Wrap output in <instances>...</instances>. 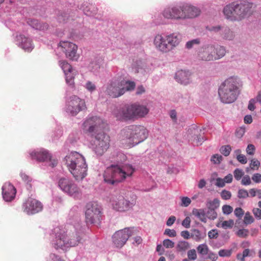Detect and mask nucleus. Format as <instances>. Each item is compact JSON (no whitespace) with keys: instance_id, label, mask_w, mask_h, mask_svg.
I'll use <instances>...</instances> for the list:
<instances>
[{"instance_id":"obj_1","label":"nucleus","mask_w":261,"mask_h":261,"mask_svg":"<svg viewBox=\"0 0 261 261\" xmlns=\"http://www.w3.org/2000/svg\"><path fill=\"white\" fill-rule=\"evenodd\" d=\"M78 227L75 228L71 226L66 232L63 230L57 232L54 243V247L56 249H64L66 248L74 247L82 243L84 234L80 227L78 226Z\"/></svg>"},{"instance_id":"obj_2","label":"nucleus","mask_w":261,"mask_h":261,"mask_svg":"<svg viewBox=\"0 0 261 261\" xmlns=\"http://www.w3.org/2000/svg\"><path fill=\"white\" fill-rule=\"evenodd\" d=\"M69 171L76 180H81L87 174V165L84 157L77 152H71L65 158Z\"/></svg>"},{"instance_id":"obj_3","label":"nucleus","mask_w":261,"mask_h":261,"mask_svg":"<svg viewBox=\"0 0 261 261\" xmlns=\"http://www.w3.org/2000/svg\"><path fill=\"white\" fill-rule=\"evenodd\" d=\"M253 4L246 1L240 3H232L223 9L226 18L231 21H239L250 15Z\"/></svg>"},{"instance_id":"obj_4","label":"nucleus","mask_w":261,"mask_h":261,"mask_svg":"<svg viewBox=\"0 0 261 261\" xmlns=\"http://www.w3.org/2000/svg\"><path fill=\"white\" fill-rule=\"evenodd\" d=\"M240 93L238 83L233 78H229L223 82L218 89L220 100L224 103L234 102Z\"/></svg>"},{"instance_id":"obj_5","label":"nucleus","mask_w":261,"mask_h":261,"mask_svg":"<svg viewBox=\"0 0 261 261\" xmlns=\"http://www.w3.org/2000/svg\"><path fill=\"white\" fill-rule=\"evenodd\" d=\"M180 41L179 36L175 34L165 36L157 35L154 38L153 44L158 51L166 53L176 47Z\"/></svg>"},{"instance_id":"obj_6","label":"nucleus","mask_w":261,"mask_h":261,"mask_svg":"<svg viewBox=\"0 0 261 261\" xmlns=\"http://www.w3.org/2000/svg\"><path fill=\"white\" fill-rule=\"evenodd\" d=\"M128 175L123 167L112 165L105 171L103 178L105 182L108 184L115 185L123 181Z\"/></svg>"},{"instance_id":"obj_7","label":"nucleus","mask_w":261,"mask_h":261,"mask_svg":"<svg viewBox=\"0 0 261 261\" xmlns=\"http://www.w3.org/2000/svg\"><path fill=\"white\" fill-rule=\"evenodd\" d=\"M130 90V81L121 79L111 81L107 86L106 93L112 98H117Z\"/></svg>"},{"instance_id":"obj_8","label":"nucleus","mask_w":261,"mask_h":261,"mask_svg":"<svg viewBox=\"0 0 261 261\" xmlns=\"http://www.w3.org/2000/svg\"><path fill=\"white\" fill-rule=\"evenodd\" d=\"M110 138L103 132L96 134L91 142V147L97 155H101L109 147Z\"/></svg>"},{"instance_id":"obj_9","label":"nucleus","mask_w":261,"mask_h":261,"mask_svg":"<svg viewBox=\"0 0 261 261\" xmlns=\"http://www.w3.org/2000/svg\"><path fill=\"white\" fill-rule=\"evenodd\" d=\"M101 206L96 202H89L86 205L85 218L87 223L93 224L99 221L101 217Z\"/></svg>"},{"instance_id":"obj_10","label":"nucleus","mask_w":261,"mask_h":261,"mask_svg":"<svg viewBox=\"0 0 261 261\" xmlns=\"http://www.w3.org/2000/svg\"><path fill=\"white\" fill-rule=\"evenodd\" d=\"M58 185L62 191L70 196L77 198L81 195V189L71 179L62 178L59 180Z\"/></svg>"},{"instance_id":"obj_11","label":"nucleus","mask_w":261,"mask_h":261,"mask_svg":"<svg viewBox=\"0 0 261 261\" xmlns=\"http://www.w3.org/2000/svg\"><path fill=\"white\" fill-rule=\"evenodd\" d=\"M67 106V112L72 116H75L80 111L87 109L85 100L76 95H73L70 97Z\"/></svg>"},{"instance_id":"obj_12","label":"nucleus","mask_w":261,"mask_h":261,"mask_svg":"<svg viewBox=\"0 0 261 261\" xmlns=\"http://www.w3.org/2000/svg\"><path fill=\"white\" fill-rule=\"evenodd\" d=\"M148 136L147 129L142 125L132 126V146L136 145L146 140Z\"/></svg>"},{"instance_id":"obj_13","label":"nucleus","mask_w":261,"mask_h":261,"mask_svg":"<svg viewBox=\"0 0 261 261\" xmlns=\"http://www.w3.org/2000/svg\"><path fill=\"white\" fill-rule=\"evenodd\" d=\"M60 46L67 58L72 61H77L80 55L77 53V46L69 41H60Z\"/></svg>"},{"instance_id":"obj_14","label":"nucleus","mask_w":261,"mask_h":261,"mask_svg":"<svg viewBox=\"0 0 261 261\" xmlns=\"http://www.w3.org/2000/svg\"><path fill=\"white\" fill-rule=\"evenodd\" d=\"M130 234V230L129 228H125L115 232L112 237L113 244L116 248H121L128 240Z\"/></svg>"},{"instance_id":"obj_15","label":"nucleus","mask_w":261,"mask_h":261,"mask_svg":"<svg viewBox=\"0 0 261 261\" xmlns=\"http://www.w3.org/2000/svg\"><path fill=\"white\" fill-rule=\"evenodd\" d=\"M84 130L89 133H93L101 129L103 126V120L97 116L87 119L83 123Z\"/></svg>"},{"instance_id":"obj_16","label":"nucleus","mask_w":261,"mask_h":261,"mask_svg":"<svg viewBox=\"0 0 261 261\" xmlns=\"http://www.w3.org/2000/svg\"><path fill=\"white\" fill-rule=\"evenodd\" d=\"M32 159L36 160L39 162L49 161V166L54 167L58 164V161L52 159L51 154L49 152L44 149H40L38 150H34L30 153Z\"/></svg>"},{"instance_id":"obj_17","label":"nucleus","mask_w":261,"mask_h":261,"mask_svg":"<svg viewBox=\"0 0 261 261\" xmlns=\"http://www.w3.org/2000/svg\"><path fill=\"white\" fill-rule=\"evenodd\" d=\"M163 15L167 19H184L185 16L183 13V5L168 7L164 9Z\"/></svg>"},{"instance_id":"obj_18","label":"nucleus","mask_w":261,"mask_h":261,"mask_svg":"<svg viewBox=\"0 0 261 261\" xmlns=\"http://www.w3.org/2000/svg\"><path fill=\"white\" fill-rule=\"evenodd\" d=\"M113 208L116 211L124 212L129 209V201L122 195L112 196L111 200Z\"/></svg>"},{"instance_id":"obj_19","label":"nucleus","mask_w":261,"mask_h":261,"mask_svg":"<svg viewBox=\"0 0 261 261\" xmlns=\"http://www.w3.org/2000/svg\"><path fill=\"white\" fill-rule=\"evenodd\" d=\"M23 211L29 215L34 214L41 211L42 205L37 200L29 197L23 204Z\"/></svg>"},{"instance_id":"obj_20","label":"nucleus","mask_w":261,"mask_h":261,"mask_svg":"<svg viewBox=\"0 0 261 261\" xmlns=\"http://www.w3.org/2000/svg\"><path fill=\"white\" fill-rule=\"evenodd\" d=\"M215 47L212 45L204 46L198 52V58L200 60L210 61L214 60Z\"/></svg>"},{"instance_id":"obj_21","label":"nucleus","mask_w":261,"mask_h":261,"mask_svg":"<svg viewBox=\"0 0 261 261\" xmlns=\"http://www.w3.org/2000/svg\"><path fill=\"white\" fill-rule=\"evenodd\" d=\"M16 190L10 182H5L2 187V195L6 201H11L15 197Z\"/></svg>"},{"instance_id":"obj_22","label":"nucleus","mask_w":261,"mask_h":261,"mask_svg":"<svg viewBox=\"0 0 261 261\" xmlns=\"http://www.w3.org/2000/svg\"><path fill=\"white\" fill-rule=\"evenodd\" d=\"M149 112L146 106L138 103L132 105V119L145 117Z\"/></svg>"},{"instance_id":"obj_23","label":"nucleus","mask_w":261,"mask_h":261,"mask_svg":"<svg viewBox=\"0 0 261 261\" xmlns=\"http://www.w3.org/2000/svg\"><path fill=\"white\" fill-rule=\"evenodd\" d=\"M113 114L119 120L125 121L130 119V106L127 104L122 107L120 111L115 110Z\"/></svg>"},{"instance_id":"obj_24","label":"nucleus","mask_w":261,"mask_h":261,"mask_svg":"<svg viewBox=\"0 0 261 261\" xmlns=\"http://www.w3.org/2000/svg\"><path fill=\"white\" fill-rule=\"evenodd\" d=\"M16 38L19 46L24 50L27 52H31L32 50L34 47L30 38L22 34L17 36Z\"/></svg>"},{"instance_id":"obj_25","label":"nucleus","mask_w":261,"mask_h":261,"mask_svg":"<svg viewBox=\"0 0 261 261\" xmlns=\"http://www.w3.org/2000/svg\"><path fill=\"white\" fill-rule=\"evenodd\" d=\"M183 13L185 14L184 19L192 18L198 16L200 13V10L193 6L189 4L183 5Z\"/></svg>"},{"instance_id":"obj_26","label":"nucleus","mask_w":261,"mask_h":261,"mask_svg":"<svg viewBox=\"0 0 261 261\" xmlns=\"http://www.w3.org/2000/svg\"><path fill=\"white\" fill-rule=\"evenodd\" d=\"M178 83L187 85L190 82L191 73L189 71L180 70L176 72L175 77Z\"/></svg>"},{"instance_id":"obj_27","label":"nucleus","mask_w":261,"mask_h":261,"mask_svg":"<svg viewBox=\"0 0 261 261\" xmlns=\"http://www.w3.org/2000/svg\"><path fill=\"white\" fill-rule=\"evenodd\" d=\"M132 68L135 73L140 72L143 74L146 71V63L144 61H142V60H137L134 61Z\"/></svg>"},{"instance_id":"obj_28","label":"nucleus","mask_w":261,"mask_h":261,"mask_svg":"<svg viewBox=\"0 0 261 261\" xmlns=\"http://www.w3.org/2000/svg\"><path fill=\"white\" fill-rule=\"evenodd\" d=\"M27 23L33 28L40 31L47 30L48 28V25L44 22H40L38 20L29 18L27 20Z\"/></svg>"},{"instance_id":"obj_29","label":"nucleus","mask_w":261,"mask_h":261,"mask_svg":"<svg viewBox=\"0 0 261 261\" xmlns=\"http://www.w3.org/2000/svg\"><path fill=\"white\" fill-rule=\"evenodd\" d=\"M219 199L215 198L212 201H209L207 202L206 206L212 213L211 218L214 219L216 218L217 214L215 212V209L218 208L219 206Z\"/></svg>"},{"instance_id":"obj_30","label":"nucleus","mask_w":261,"mask_h":261,"mask_svg":"<svg viewBox=\"0 0 261 261\" xmlns=\"http://www.w3.org/2000/svg\"><path fill=\"white\" fill-rule=\"evenodd\" d=\"M103 64V59L101 58H96L90 64L89 67L91 69L95 72L97 71L102 66Z\"/></svg>"},{"instance_id":"obj_31","label":"nucleus","mask_w":261,"mask_h":261,"mask_svg":"<svg viewBox=\"0 0 261 261\" xmlns=\"http://www.w3.org/2000/svg\"><path fill=\"white\" fill-rule=\"evenodd\" d=\"M65 74L66 82L69 85L73 86L74 84V79L77 74V71L75 69L72 70Z\"/></svg>"},{"instance_id":"obj_32","label":"nucleus","mask_w":261,"mask_h":261,"mask_svg":"<svg viewBox=\"0 0 261 261\" xmlns=\"http://www.w3.org/2000/svg\"><path fill=\"white\" fill-rule=\"evenodd\" d=\"M192 214L202 222H206V218L203 210L195 208L193 210Z\"/></svg>"},{"instance_id":"obj_33","label":"nucleus","mask_w":261,"mask_h":261,"mask_svg":"<svg viewBox=\"0 0 261 261\" xmlns=\"http://www.w3.org/2000/svg\"><path fill=\"white\" fill-rule=\"evenodd\" d=\"M221 36L225 39L232 40L234 37V34L229 28L225 27L222 29Z\"/></svg>"},{"instance_id":"obj_34","label":"nucleus","mask_w":261,"mask_h":261,"mask_svg":"<svg viewBox=\"0 0 261 261\" xmlns=\"http://www.w3.org/2000/svg\"><path fill=\"white\" fill-rule=\"evenodd\" d=\"M226 54L225 48L223 46H220L216 48L214 53V60H218L225 56Z\"/></svg>"},{"instance_id":"obj_35","label":"nucleus","mask_w":261,"mask_h":261,"mask_svg":"<svg viewBox=\"0 0 261 261\" xmlns=\"http://www.w3.org/2000/svg\"><path fill=\"white\" fill-rule=\"evenodd\" d=\"M84 12L86 15L92 16L96 14L97 9L94 5L89 4L84 9Z\"/></svg>"},{"instance_id":"obj_36","label":"nucleus","mask_w":261,"mask_h":261,"mask_svg":"<svg viewBox=\"0 0 261 261\" xmlns=\"http://www.w3.org/2000/svg\"><path fill=\"white\" fill-rule=\"evenodd\" d=\"M59 65L63 70L64 73L72 71V70L73 69L71 65L66 60L60 61L59 62Z\"/></svg>"},{"instance_id":"obj_37","label":"nucleus","mask_w":261,"mask_h":261,"mask_svg":"<svg viewBox=\"0 0 261 261\" xmlns=\"http://www.w3.org/2000/svg\"><path fill=\"white\" fill-rule=\"evenodd\" d=\"M190 247V244L185 241H181L178 242L177 249L179 251H185Z\"/></svg>"},{"instance_id":"obj_38","label":"nucleus","mask_w":261,"mask_h":261,"mask_svg":"<svg viewBox=\"0 0 261 261\" xmlns=\"http://www.w3.org/2000/svg\"><path fill=\"white\" fill-rule=\"evenodd\" d=\"M198 252L202 255H206L208 252V247L206 244L199 245L197 247Z\"/></svg>"},{"instance_id":"obj_39","label":"nucleus","mask_w":261,"mask_h":261,"mask_svg":"<svg viewBox=\"0 0 261 261\" xmlns=\"http://www.w3.org/2000/svg\"><path fill=\"white\" fill-rule=\"evenodd\" d=\"M200 40L199 39L197 38L190 41H188L186 43V47L188 49H191L193 48L195 45H198L200 44Z\"/></svg>"},{"instance_id":"obj_40","label":"nucleus","mask_w":261,"mask_h":261,"mask_svg":"<svg viewBox=\"0 0 261 261\" xmlns=\"http://www.w3.org/2000/svg\"><path fill=\"white\" fill-rule=\"evenodd\" d=\"M191 237L196 241H199L203 238L200 231L198 229L193 230Z\"/></svg>"},{"instance_id":"obj_41","label":"nucleus","mask_w":261,"mask_h":261,"mask_svg":"<svg viewBox=\"0 0 261 261\" xmlns=\"http://www.w3.org/2000/svg\"><path fill=\"white\" fill-rule=\"evenodd\" d=\"M231 150L230 145H225L222 146L220 149V152L225 156L229 155Z\"/></svg>"},{"instance_id":"obj_42","label":"nucleus","mask_w":261,"mask_h":261,"mask_svg":"<svg viewBox=\"0 0 261 261\" xmlns=\"http://www.w3.org/2000/svg\"><path fill=\"white\" fill-rule=\"evenodd\" d=\"M232 252V249H221L219 251L218 254L221 257H229Z\"/></svg>"},{"instance_id":"obj_43","label":"nucleus","mask_w":261,"mask_h":261,"mask_svg":"<svg viewBox=\"0 0 261 261\" xmlns=\"http://www.w3.org/2000/svg\"><path fill=\"white\" fill-rule=\"evenodd\" d=\"M236 234L240 238H245L249 234V230L247 229H240L236 232Z\"/></svg>"},{"instance_id":"obj_44","label":"nucleus","mask_w":261,"mask_h":261,"mask_svg":"<svg viewBox=\"0 0 261 261\" xmlns=\"http://www.w3.org/2000/svg\"><path fill=\"white\" fill-rule=\"evenodd\" d=\"M253 221L254 219L253 217L250 215V213H246L244 218V223L245 224L248 225L251 224L253 222Z\"/></svg>"},{"instance_id":"obj_45","label":"nucleus","mask_w":261,"mask_h":261,"mask_svg":"<svg viewBox=\"0 0 261 261\" xmlns=\"http://www.w3.org/2000/svg\"><path fill=\"white\" fill-rule=\"evenodd\" d=\"M234 221L233 220L230 219L228 221H224L221 224V226L224 229L231 228L233 227Z\"/></svg>"},{"instance_id":"obj_46","label":"nucleus","mask_w":261,"mask_h":261,"mask_svg":"<svg viewBox=\"0 0 261 261\" xmlns=\"http://www.w3.org/2000/svg\"><path fill=\"white\" fill-rule=\"evenodd\" d=\"M225 27H221L220 25H217V26H213L211 27H207V29L211 31V32H214L215 33H219L221 35V34L222 33V29L224 28Z\"/></svg>"},{"instance_id":"obj_47","label":"nucleus","mask_w":261,"mask_h":261,"mask_svg":"<svg viewBox=\"0 0 261 261\" xmlns=\"http://www.w3.org/2000/svg\"><path fill=\"white\" fill-rule=\"evenodd\" d=\"M234 177L237 180H239L244 175V172L242 169H236L233 172Z\"/></svg>"},{"instance_id":"obj_48","label":"nucleus","mask_w":261,"mask_h":261,"mask_svg":"<svg viewBox=\"0 0 261 261\" xmlns=\"http://www.w3.org/2000/svg\"><path fill=\"white\" fill-rule=\"evenodd\" d=\"M260 166V162L256 159H252L250 163V167L252 170H258Z\"/></svg>"},{"instance_id":"obj_49","label":"nucleus","mask_w":261,"mask_h":261,"mask_svg":"<svg viewBox=\"0 0 261 261\" xmlns=\"http://www.w3.org/2000/svg\"><path fill=\"white\" fill-rule=\"evenodd\" d=\"M188 259L194 260L197 258L196 250L194 249L189 250L187 252Z\"/></svg>"},{"instance_id":"obj_50","label":"nucleus","mask_w":261,"mask_h":261,"mask_svg":"<svg viewBox=\"0 0 261 261\" xmlns=\"http://www.w3.org/2000/svg\"><path fill=\"white\" fill-rule=\"evenodd\" d=\"M221 196L223 199L228 200L231 197V193L230 192L224 190L221 193Z\"/></svg>"},{"instance_id":"obj_51","label":"nucleus","mask_w":261,"mask_h":261,"mask_svg":"<svg viewBox=\"0 0 261 261\" xmlns=\"http://www.w3.org/2000/svg\"><path fill=\"white\" fill-rule=\"evenodd\" d=\"M163 245L167 248H172L174 246V243L169 239H165L163 242Z\"/></svg>"},{"instance_id":"obj_52","label":"nucleus","mask_w":261,"mask_h":261,"mask_svg":"<svg viewBox=\"0 0 261 261\" xmlns=\"http://www.w3.org/2000/svg\"><path fill=\"white\" fill-rule=\"evenodd\" d=\"M238 196L239 198H245L249 196V193L246 190L240 189L238 191Z\"/></svg>"},{"instance_id":"obj_53","label":"nucleus","mask_w":261,"mask_h":261,"mask_svg":"<svg viewBox=\"0 0 261 261\" xmlns=\"http://www.w3.org/2000/svg\"><path fill=\"white\" fill-rule=\"evenodd\" d=\"M222 211L224 214L229 215L233 211V208L229 205H224L222 206Z\"/></svg>"},{"instance_id":"obj_54","label":"nucleus","mask_w":261,"mask_h":261,"mask_svg":"<svg viewBox=\"0 0 261 261\" xmlns=\"http://www.w3.org/2000/svg\"><path fill=\"white\" fill-rule=\"evenodd\" d=\"M181 205L182 206L187 207V206H189L191 202V199L189 198H188V197H182L181 198Z\"/></svg>"},{"instance_id":"obj_55","label":"nucleus","mask_w":261,"mask_h":261,"mask_svg":"<svg viewBox=\"0 0 261 261\" xmlns=\"http://www.w3.org/2000/svg\"><path fill=\"white\" fill-rule=\"evenodd\" d=\"M135 94L136 95H140L144 93L146 91V90L143 85H139L135 89Z\"/></svg>"},{"instance_id":"obj_56","label":"nucleus","mask_w":261,"mask_h":261,"mask_svg":"<svg viewBox=\"0 0 261 261\" xmlns=\"http://www.w3.org/2000/svg\"><path fill=\"white\" fill-rule=\"evenodd\" d=\"M245 133V128L244 127H239L236 131V136L239 138H241Z\"/></svg>"},{"instance_id":"obj_57","label":"nucleus","mask_w":261,"mask_h":261,"mask_svg":"<svg viewBox=\"0 0 261 261\" xmlns=\"http://www.w3.org/2000/svg\"><path fill=\"white\" fill-rule=\"evenodd\" d=\"M255 150V147L254 145L250 144L248 145L246 148V152L249 155H253Z\"/></svg>"},{"instance_id":"obj_58","label":"nucleus","mask_w":261,"mask_h":261,"mask_svg":"<svg viewBox=\"0 0 261 261\" xmlns=\"http://www.w3.org/2000/svg\"><path fill=\"white\" fill-rule=\"evenodd\" d=\"M252 213L255 218L258 220L261 219V208H254L252 210Z\"/></svg>"},{"instance_id":"obj_59","label":"nucleus","mask_w":261,"mask_h":261,"mask_svg":"<svg viewBox=\"0 0 261 261\" xmlns=\"http://www.w3.org/2000/svg\"><path fill=\"white\" fill-rule=\"evenodd\" d=\"M237 160L241 163L243 164H246L247 162V160L245 155L242 154H239L237 156Z\"/></svg>"},{"instance_id":"obj_60","label":"nucleus","mask_w":261,"mask_h":261,"mask_svg":"<svg viewBox=\"0 0 261 261\" xmlns=\"http://www.w3.org/2000/svg\"><path fill=\"white\" fill-rule=\"evenodd\" d=\"M222 159V156L221 155L219 154H215L214 155L212 158L211 161L214 162L215 164H219L221 162Z\"/></svg>"},{"instance_id":"obj_61","label":"nucleus","mask_w":261,"mask_h":261,"mask_svg":"<svg viewBox=\"0 0 261 261\" xmlns=\"http://www.w3.org/2000/svg\"><path fill=\"white\" fill-rule=\"evenodd\" d=\"M251 183L250 178L249 175H245L242 179L241 184L243 185L247 186L249 185Z\"/></svg>"},{"instance_id":"obj_62","label":"nucleus","mask_w":261,"mask_h":261,"mask_svg":"<svg viewBox=\"0 0 261 261\" xmlns=\"http://www.w3.org/2000/svg\"><path fill=\"white\" fill-rule=\"evenodd\" d=\"M86 88L90 92H93L96 89L95 85L91 82H88L86 84Z\"/></svg>"},{"instance_id":"obj_63","label":"nucleus","mask_w":261,"mask_h":261,"mask_svg":"<svg viewBox=\"0 0 261 261\" xmlns=\"http://www.w3.org/2000/svg\"><path fill=\"white\" fill-rule=\"evenodd\" d=\"M234 215L238 218H241L244 215V212L241 207H237L234 210Z\"/></svg>"},{"instance_id":"obj_64","label":"nucleus","mask_w":261,"mask_h":261,"mask_svg":"<svg viewBox=\"0 0 261 261\" xmlns=\"http://www.w3.org/2000/svg\"><path fill=\"white\" fill-rule=\"evenodd\" d=\"M252 179L255 183L261 182V174L259 173H255L252 176Z\"/></svg>"}]
</instances>
